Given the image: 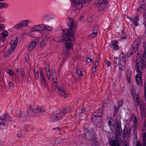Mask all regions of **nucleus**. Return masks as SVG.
Segmentation results:
<instances>
[{"label":"nucleus","instance_id":"f3484780","mask_svg":"<svg viewBox=\"0 0 146 146\" xmlns=\"http://www.w3.org/2000/svg\"><path fill=\"white\" fill-rule=\"evenodd\" d=\"M60 88L59 87H56V88L58 89L59 94L64 97L66 98L67 96V95L66 94L64 89L61 86L60 87Z\"/></svg>","mask_w":146,"mask_h":146},{"label":"nucleus","instance_id":"680f3d73","mask_svg":"<svg viewBox=\"0 0 146 146\" xmlns=\"http://www.w3.org/2000/svg\"><path fill=\"white\" fill-rule=\"evenodd\" d=\"M106 63L107 65L108 66H109L110 65V62L109 61V60H106Z\"/></svg>","mask_w":146,"mask_h":146},{"label":"nucleus","instance_id":"3c124183","mask_svg":"<svg viewBox=\"0 0 146 146\" xmlns=\"http://www.w3.org/2000/svg\"><path fill=\"white\" fill-rule=\"evenodd\" d=\"M86 61L88 63H89L92 61V59L89 57H87L86 58Z\"/></svg>","mask_w":146,"mask_h":146},{"label":"nucleus","instance_id":"052dcab7","mask_svg":"<svg viewBox=\"0 0 146 146\" xmlns=\"http://www.w3.org/2000/svg\"><path fill=\"white\" fill-rule=\"evenodd\" d=\"M117 61L116 60H114V62L113 63V65L114 67H116L117 66Z\"/></svg>","mask_w":146,"mask_h":146},{"label":"nucleus","instance_id":"09e8293b","mask_svg":"<svg viewBox=\"0 0 146 146\" xmlns=\"http://www.w3.org/2000/svg\"><path fill=\"white\" fill-rule=\"evenodd\" d=\"M19 70H21V74L22 75L25 74V72L23 68L22 67H21V68H19Z\"/></svg>","mask_w":146,"mask_h":146},{"label":"nucleus","instance_id":"5fc2aeb1","mask_svg":"<svg viewBox=\"0 0 146 146\" xmlns=\"http://www.w3.org/2000/svg\"><path fill=\"white\" fill-rule=\"evenodd\" d=\"M3 7L6 8L8 7L9 5L8 4L5 3H3Z\"/></svg>","mask_w":146,"mask_h":146},{"label":"nucleus","instance_id":"c9c22d12","mask_svg":"<svg viewBox=\"0 0 146 146\" xmlns=\"http://www.w3.org/2000/svg\"><path fill=\"white\" fill-rule=\"evenodd\" d=\"M77 74L79 76H82L83 75V73L82 71L79 69L77 70L76 72Z\"/></svg>","mask_w":146,"mask_h":146},{"label":"nucleus","instance_id":"2eb2a0df","mask_svg":"<svg viewBox=\"0 0 146 146\" xmlns=\"http://www.w3.org/2000/svg\"><path fill=\"white\" fill-rule=\"evenodd\" d=\"M141 38H137L133 43V45L135 47L136 49H138L141 43Z\"/></svg>","mask_w":146,"mask_h":146},{"label":"nucleus","instance_id":"393cba45","mask_svg":"<svg viewBox=\"0 0 146 146\" xmlns=\"http://www.w3.org/2000/svg\"><path fill=\"white\" fill-rule=\"evenodd\" d=\"M1 35H2L3 36L1 37V40H2L4 38L8 35L9 33L7 31L4 30L3 31Z\"/></svg>","mask_w":146,"mask_h":146},{"label":"nucleus","instance_id":"0e129e2a","mask_svg":"<svg viewBox=\"0 0 146 146\" xmlns=\"http://www.w3.org/2000/svg\"><path fill=\"white\" fill-rule=\"evenodd\" d=\"M131 93L132 95L133 96V99L134 100V99H135V96H134V94L135 95L136 94L135 92H134V91H133V92L132 91Z\"/></svg>","mask_w":146,"mask_h":146},{"label":"nucleus","instance_id":"603ef678","mask_svg":"<svg viewBox=\"0 0 146 146\" xmlns=\"http://www.w3.org/2000/svg\"><path fill=\"white\" fill-rule=\"evenodd\" d=\"M143 58H146V50H144L143 54Z\"/></svg>","mask_w":146,"mask_h":146},{"label":"nucleus","instance_id":"58836bf2","mask_svg":"<svg viewBox=\"0 0 146 146\" xmlns=\"http://www.w3.org/2000/svg\"><path fill=\"white\" fill-rule=\"evenodd\" d=\"M131 74H127V80L128 81L129 83H130L131 82Z\"/></svg>","mask_w":146,"mask_h":146},{"label":"nucleus","instance_id":"39448f33","mask_svg":"<svg viewBox=\"0 0 146 146\" xmlns=\"http://www.w3.org/2000/svg\"><path fill=\"white\" fill-rule=\"evenodd\" d=\"M46 25L44 24H41L36 25L32 29L31 31H41L42 30H44L46 29Z\"/></svg>","mask_w":146,"mask_h":146},{"label":"nucleus","instance_id":"864d4df0","mask_svg":"<svg viewBox=\"0 0 146 146\" xmlns=\"http://www.w3.org/2000/svg\"><path fill=\"white\" fill-rule=\"evenodd\" d=\"M134 119V124H136V125H137L138 124V122L137 121V118L136 117H133Z\"/></svg>","mask_w":146,"mask_h":146},{"label":"nucleus","instance_id":"b1692460","mask_svg":"<svg viewBox=\"0 0 146 146\" xmlns=\"http://www.w3.org/2000/svg\"><path fill=\"white\" fill-rule=\"evenodd\" d=\"M47 38L46 37H45L40 41V46L41 47H43L46 45L47 42Z\"/></svg>","mask_w":146,"mask_h":146},{"label":"nucleus","instance_id":"6e6552de","mask_svg":"<svg viewBox=\"0 0 146 146\" xmlns=\"http://www.w3.org/2000/svg\"><path fill=\"white\" fill-rule=\"evenodd\" d=\"M19 38V37H17L15 38L14 40H12L10 42V44H11L10 49H11V52H14L15 49L17 46V43L18 42V39Z\"/></svg>","mask_w":146,"mask_h":146},{"label":"nucleus","instance_id":"79ce46f5","mask_svg":"<svg viewBox=\"0 0 146 146\" xmlns=\"http://www.w3.org/2000/svg\"><path fill=\"white\" fill-rule=\"evenodd\" d=\"M7 114H4L1 117H0V120L5 121Z\"/></svg>","mask_w":146,"mask_h":146},{"label":"nucleus","instance_id":"f704fd0d","mask_svg":"<svg viewBox=\"0 0 146 146\" xmlns=\"http://www.w3.org/2000/svg\"><path fill=\"white\" fill-rule=\"evenodd\" d=\"M123 100H121L120 101H119L118 103V107L120 108L122 106L123 104Z\"/></svg>","mask_w":146,"mask_h":146},{"label":"nucleus","instance_id":"a19ab883","mask_svg":"<svg viewBox=\"0 0 146 146\" xmlns=\"http://www.w3.org/2000/svg\"><path fill=\"white\" fill-rule=\"evenodd\" d=\"M122 131L121 127H116L115 129V132Z\"/></svg>","mask_w":146,"mask_h":146},{"label":"nucleus","instance_id":"69168bd1","mask_svg":"<svg viewBox=\"0 0 146 146\" xmlns=\"http://www.w3.org/2000/svg\"><path fill=\"white\" fill-rule=\"evenodd\" d=\"M8 70L9 71L8 72L10 75H13V72L9 69H8Z\"/></svg>","mask_w":146,"mask_h":146},{"label":"nucleus","instance_id":"6ab92c4d","mask_svg":"<svg viewBox=\"0 0 146 146\" xmlns=\"http://www.w3.org/2000/svg\"><path fill=\"white\" fill-rule=\"evenodd\" d=\"M126 126H125L122 131V135L123 137L122 139V141L124 142V141L126 140L125 139V138L126 137L127 134L128 132V131L126 129Z\"/></svg>","mask_w":146,"mask_h":146},{"label":"nucleus","instance_id":"4be33fe9","mask_svg":"<svg viewBox=\"0 0 146 146\" xmlns=\"http://www.w3.org/2000/svg\"><path fill=\"white\" fill-rule=\"evenodd\" d=\"M118 64L119 66L124 67L126 64V59H119Z\"/></svg>","mask_w":146,"mask_h":146},{"label":"nucleus","instance_id":"a211bd4d","mask_svg":"<svg viewBox=\"0 0 146 146\" xmlns=\"http://www.w3.org/2000/svg\"><path fill=\"white\" fill-rule=\"evenodd\" d=\"M141 64L140 66V69L143 70V67H146V58L141 59V62H140Z\"/></svg>","mask_w":146,"mask_h":146},{"label":"nucleus","instance_id":"412c9836","mask_svg":"<svg viewBox=\"0 0 146 146\" xmlns=\"http://www.w3.org/2000/svg\"><path fill=\"white\" fill-rule=\"evenodd\" d=\"M51 78L52 79V81L54 83V87H57V85L58 84L57 81V75H56L55 76H54L53 74H51Z\"/></svg>","mask_w":146,"mask_h":146},{"label":"nucleus","instance_id":"7c9ffc66","mask_svg":"<svg viewBox=\"0 0 146 146\" xmlns=\"http://www.w3.org/2000/svg\"><path fill=\"white\" fill-rule=\"evenodd\" d=\"M116 127H121V122L120 120H117L115 121Z\"/></svg>","mask_w":146,"mask_h":146},{"label":"nucleus","instance_id":"f257e3e1","mask_svg":"<svg viewBox=\"0 0 146 146\" xmlns=\"http://www.w3.org/2000/svg\"><path fill=\"white\" fill-rule=\"evenodd\" d=\"M66 21L70 28L63 30L62 32L64 36H62L59 37V40L65 43L66 51L63 53L65 55L67 54L68 50L73 48V46L71 45V41L74 40V31L77 26L76 23L70 17L67 19Z\"/></svg>","mask_w":146,"mask_h":146},{"label":"nucleus","instance_id":"e433bc0d","mask_svg":"<svg viewBox=\"0 0 146 146\" xmlns=\"http://www.w3.org/2000/svg\"><path fill=\"white\" fill-rule=\"evenodd\" d=\"M112 122L111 121H108V125L110 127V129L111 130H113L114 129V124H113L112 125H111Z\"/></svg>","mask_w":146,"mask_h":146},{"label":"nucleus","instance_id":"4d7b16f0","mask_svg":"<svg viewBox=\"0 0 146 146\" xmlns=\"http://www.w3.org/2000/svg\"><path fill=\"white\" fill-rule=\"evenodd\" d=\"M9 85L11 87H13L14 86L13 83L12 82H9Z\"/></svg>","mask_w":146,"mask_h":146},{"label":"nucleus","instance_id":"6e6d98bb","mask_svg":"<svg viewBox=\"0 0 146 146\" xmlns=\"http://www.w3.org/2000/svg\"><path fill=\"white\" fill-rule=\"evenodd\" d=\"M123 143H122L121 145L123 146H127V142L126 140H125L124 142L122 141Z\"/></svg>","mask_w":146,"mask_h":146},{"label":"nucleus","instance_id":"f03ea898","mask_svg":"<svg viewBox=\"0 0 146 146\" xmlns=\"http://www.w3.org/2000/svg\"><path fill=\"white\" fill-rule=\"evenodd\" d=\"M84 130L87 134V139L88 140H92L93 141L94 144L96 145V143H98V141L97 139L96 134L91 125H89L87 128H85Z\"/></svg>","mask_w":146,"mask_h":146},{"label":"nucleus","instance_id":"1a4fd4ad","mask_svg":"<svg viewBox=\"0 0 146 146\" xmlns=\"http://www.w3.org/2000/svg\"><path fill=\"white\" fill-rule=\"evenodd\" d=\"M91 120L96 124L98 123L101 125L102 124V117H97L95 119H94L93 117H91Z\"/></svg>","mask_w":146,"mask_h":146},{"label":"nucleus","instance_id":"2f4dec72","mask_svg":"<svg viewBox=\"0 0 146 146\" xmlns=\"http://www.w3.org/2000/svg\"><path fill=\"white\" fill-rule=\"evenodd\" d=\"M84 109L83 107H80V109L77 110V112H78L79 113H84Z\"/></svg>","mask_w":146,"mask_h":146},{"label":"nucleus","instance_id":"8fccbe9b","mask_svg":"<svg viewBox=\"0 0 146 146\" xmlns=\"http://www.w3.org/2000/svg\"><path fill=\"white\" fill-rule=\"evenodd\" d=\"M52 94H55L57 93V92H56V88L54 89L53 87L52 89Z\"/></svg>","mask_w":146,"mask_h":146},{"label":"nucleus","instance_id":"c85d7f7f","mask_svg":"<svg viewBox=\"0 0 146 146\" xmlns=\"http://www.w3.org/2000/svg\"><path fill=\"white\" fill-rule=\"evenodd\" d=\"M120 108L119 107H117L116 106H115L113 108V109L114 110V112L113 113V116L115 117L117 113L119 110V109Z\"/></svg>","mask_w":146,"mask_h":146},{"label":"nucleus","instance_id":"4468645a","mask_svg":"<svg viewBox=\"0 0 146 146\" xmlns=\"http://www.w3.org/2000/svg\"><path fill=\"white\" fill-rule=\"evenodd\" d=\"M120 141L118 139H111L109 142L110 145L111 146H120V144L119 143V141Z\"/></svg>","mask_w":146,"mask_h":146},{"label":"nucleus","instance_id":"bf43d9fd","mask_svg":"<svg viewBox=\"0 0 146 146\" xmlns=\"http://www.w3.org/2000/svg\"><path fill=\"white\" fill-rule=\"evenodd\" d=\"M50 73H47L46 74V77L48 80H50Z\"/></svg>","mask_w":146,"mask_h":146},{"label":"nucleus","instance_id":"7ed1b4c3","mask_svg":"<svg viewBox=\"0 0 146 146\" xmlns=\"http://www.w3.org/2000/svg\"><path fill=\"white\" fill-rule=\"evenodd\" d=\"M70 108L69 107H66L63 111V113H59L55 115L52 116L50 119V121L52 122H55L56 121L60 120L63 116L66 113L70 112Z\"/></svg>","mask_w":146,"mask_h":146},{"label":"nucleus","instance_id":"cd10ccee","mask_svg":"<svg viewBox=\"0 0 146 146\" xmlns=\"http://www.w3.org/2000/svg\"><path fill=\"white\" fill-rule=\"evenodd\" d=\"M34 77L37 80H39V73L37 71H36V69L35 68L34 70Z\"/></svg>","mask_w":146,"mask_h":146},{"label":"nucleus","instance_id":"dca6fc26","mask_svg":"<svg viewBox=\"0 0 146 146\" xmlns=\"http://www.w3.org/2000/svg\"><path fill=\"white\" fill-rule=\"evenodd\" d=\"M102 114V111L100 110H97L92 115L91 117H93L94 119H95L97 117H101Z\"/></svg>","mask_w":146,"mask_h":146},{"label":"nucleus","instance_id":"0eeeda50","mask_svg":"<svg viewBox=\"0 0 146 146\" xmlns=\"http://www.w3.org/2000/svg\"><path fill=\"white\" fill-rule=\"evenodd\" d=\"M135 68L136 70L137 73L135 76V81L137 83V85L139 86L140 85V84L138 78L141 76L143 70L140 69V67H135Z\"/></svg>","mask_w":146,"mask_h":146},{"label":"nucleus","instance_id":"20e7f679","mask_svg":"<svg viewBox=\"0 0 146 146\" xmlns=\"http://www.w3.org/2000/svg\"><path fill=\"white\" fill-rule=\"evenodd\" d=\"M95 3L99 5L98 9L100 11H102L107 7L108 2L107 0H95Z\"/></svg>","mask_w":146,"mask_h":146},{"label":"nucleus","instance_id":"774afa93","mask_svg":"<svg viewBox=\"0 0 146 146\" xmlns=\"http://www.w3.org/2000/svg\"><path fill=\"white\" fill-rule=\"evenodd\" d=\"M143 139H145L146 138V133L145 132L143 134V137H142Z\"/></svg>","mask_w":146,"mask_h":146},{"label":"nucleus","instance_id":"9b49d317","mask_svg":"<svg viewBox=\"0 0 146 146\" xmlns=\"http://www.w3.org/2000/svg\"><path fill=\"white\" fill-rule=\"evenodd\" d=\"M136 57V65L135 67H140V60H141V53L140 51H138L137 52V54H136L135 55Z\"/></svg>","mask_w":146,"mask_h":146},{"label":"nucleus","instance_id":"f8f14e48","mask_svg":"<svg viewBox=\"0 0 146 146\" xmlns=\"http://www.w3.org/2000/svg\"><path fill=\"white\" fill-rule=\"evenodd\" d=\"M36 46V40L33 41L31 42L28 45V48L29 51H31Z\"/></svg>","mask_w":146,"mask_h":146},{"label":"nucleus","instance_id":"aec40b11","mask_svg":"<svg viewBox=\"0 0 146 146\" xmlns=\"http://www.w3.org/2000/svg\"><path fill=\"white\" fill-rule=\"evenodd\" d=\"M36 113H41L44 111V109L42 107H37L36 108H35L33 110Z\"/></svg>","mask_w":146,"mask_h":146},{"label":"nucleus","instance_id":"c756f323","mask_svg":"<svg viewBox=\"0 0 146 146\" xmlns=\"http://www.w3.org/2000/svg\"><path fill=\"white\" fill-rule=\"evenodd\" d=\"M24 26L22 24V22L18 25H15L14 28L16 29H21L23 27H24Z\"/></svg>","mask_w":146,"mask_h":146},{"label":"nucleus","instance_id":"37998d69","mask_svg":"<svg viewBox=\"0 0 146 146\" xmlns=\"http://www.w3.org/2000/svg\"><path fill=\"white\" fill-rule=\"evenodd\" d=\"M140 108H141V109H140L141 112V113H142V110H143V113L144 111V106H143V104L141 105V102H140Z\"/></svg>","mask_w":146,"mask_h":146},{"label":"nucleus","instance_id":"9d476101","mask_svg":"<svg viewBox=\"0 0 146 146\" xmlns=\"http://www.w3.org/2000/svg\"><path fill=\"white\" fill-rule=\"evenodd\" d=\"M117 43L118 41L116 40L112 41L109 46L115 50H118L119 49V46L117 45Z\"/></svg>","mask_w":146,"mask_h":146},{"label":"nucleus","instance_id":"ea45409f","mask_svg":"<svg viewBox=\"0 0 146 146\" xmlns=\"http://www.w3.org/2000/svg\"><path fill=\"white\" fill-rule=\"evenodd\" d=\"M13 52H12V51L11 52V49H10L7 51L6 53L5 54V55H6V56H9L11 53H12Z\"/></svg>","mask_w":146,"mask_h":146},{"label":"nucleus","instance_id":"423d86ee","mask_svg":"<svg viewBox=\"0 0 146 146\" xmlns=\"http://www.w3.org/2000/svg\"><path fill=\"white\" fill-rule=\"evenodd\" d=\"M86 2L84 0H78L73 4L75 5L76 10L81 9L83 7Z\"/></svg>","mask_w":146,"mask_h":146},{"label":"nucleus","instance_id":"bb28decb","mask_svg":"<svg viewBox=\"0 0 146 146\" xmlns=\"http://www.w3.org/2000/svg\"><path fill=\"white\" fill-rule=\"evenodd\" d=\"M15 115L17 117L20 118L22 117V112L20 110H17L16 111Z\"/></svg>","mask_w":146,"mask_h":146},{"label":"nucleus","instance_id":"4c0bfd02","mask_svg":"<svg viewBox=\"0 0 146 146\" xmlns=\"http://www.w3.org/2000/svg\"><path fill=\"white\" fill-rule=\"evenodd\" d=\"M5 121H11V117H10L9 115H7Z\"/></svg>","mask_w":146,"mask_h":146},{"label":"nucleus","instance_id":"338daca9","mask_svg":"<svg viewBox=\"0 0 146 146\" xmlns=\"http://www.w3.org/2000/svg\"><path fill=\"white\" fill-rule=\"evenodd\" d=\"M42 85L44 86L45 88H46V87L47 86H48V84L46 82L45 83H43L42 84Z\"/></svg>","mask_w":146,"mask_h":146},{"label":"nucleus","instance_id":"13d9d810","mask_svg":"<svg viewBox=\"0 0 146 146\" xmlns=\"http://www.w3.org/2000/svg\"><path fill=\"white\" fill-rule=\"evenodd\" d=\"M4 25L3 24H1L0 25V31H3L4 29L3 26Z\"/></svg>","mask_w":146,"mask_h":146},{"label":"nucleus","instance_id":"a18cd8bd","mask_svg":"<svg viewBox=\"0 0 146 146\" xmlns=\"http://www.w3.org/2000/svg\"><path fill=\"white\" fill-rule=\"evenodd\" d=\"M133 52H131L129 51L127 52L126 57L127 58H129L131 55H133Z\"/></svg>","mask_w":146,"mask_h":146},{"label":"nucleus","instance_id":"5701e85b","mask_svg":"<svg viewBox=\"0 0 146 146\" xmlns=\"http://www.w3.org/2000/svg\"><path fill=\"white\" fill-rule=\"evenodd\" d=\"M122 131L115 132V139H118L121 141V132Z\"/></svg>","mask_w":146,"mask_h":146},{"label":"nucleus","instance_id":"ddd939ff","mask_svg":"<svg viewBox=\"0 0 146 146\" xmlns=\"http://www.w3.org/2000/svg\"><path fill=\"white\" fill-rule=\"evenodd\" d=\"M130 20L132 22L135 26H137L138 25L137 22L139 21V17L138 15H136L133 18H130Z\"/></svg>","mask_w":146,"mask_h":146},{"label":"nucleus","instance_id":"49530a36","mask_svg":"<svg viewBox=\"0 0 146 146\" xmlns=\"http://www.w3.org/2000/svg\"><path fill=\"white\" fill-rule=\"evenodd\" d=\"M86 134H87L86 133L85 131L84 133L82 135V137L83 138V139H85L87 138V135Z\"/></svg>","mask_w":146,"mask_h":146},{"label":"nucleus","instance_id":"c03bdc74","mask_svg":"<svg viewBox=\"0 0 146 146\" xmlns=\"http://www.w3.org/2000/svg\"><path fill=\"white\" fill-rule=\"evenodd\" d=\"M29 23V21L28 20H26L22 22V24L24 25V27L27 26Z\"/></svg>","mask_w":146,"mask_h":146},{"label":"nucleus","instance_id":"473e14b6","mask_svg":"<svg viewBox=\"0 0 146 146\" xmlns=\"http://www.w3.org/2000/svg\"><path fill=\"white\" fill-rule=\"evenodd\" d=\"M135 96L136 101L137 103V106H139V94H136L135 95Z\"/></svg>","mask_w":146,"mask_h":146},{"label":"nucleus","instance_id":"e2e57ef3","mask_svg":"<svg viewBox=\"0 0 146 146\" xmlns=\"http://www.w3.org/2000/svg\"><path fill=\"white\" fill-rule=\"evenodd\" d=\"M52 28L51 27H50L47 26V27H46V28L45 30H46V31H50L51 30H52Z\"/></svg>","mask_w":146,"mask_h":146},{"label":"nucleus","instance_id":"de8ad7c7","mask_svg":"<svg viewBox=\"0 0 146 146\" xmlns=\"http://www.w3.org/2000/svg\"><path fill=\"white\" fill-rule=\"evenodd\" d=\"M45 69L47 72V73H50L48 64V66H47L45 67Z\"/></svg>","mask_w":146,"mask_h":146},{"label":"nucleus","instance_id":"72a5a7b5","mask_svg":"<svg viewBox=\"0 0 146 146\" xmlns=\"http://www.w3.org/2000/svg\"><path fill=\"white\" fill-rule=\"evenodd\" d=\"M126 59L124 53L122 52L119 55V59Z\"/></svg>","mask_w":146,"mask_h":146},{"label":"nucleus","instance_id":"a878e982","mask_svg":"<svg viewBox=\"0 0 146 146\" xmlns=\"http://www.w3.org/2000/svg\"><path fill=\"white\" fill-rule=\"evenodd\" d=\"M98 28L97 27H94L93 29V33L92 35H93L92 37H95L96 36L98 33Z\"/></svg>","mask_w":146,"mask_h":146}]
</instances>
